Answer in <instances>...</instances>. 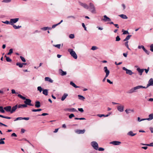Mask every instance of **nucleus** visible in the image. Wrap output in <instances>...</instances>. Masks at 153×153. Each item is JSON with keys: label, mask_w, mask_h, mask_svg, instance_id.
<instances>
[{"label": "nucleus", "mask_w": 153, "mask_h": 153, "mask_svg": "<svg viewBox=\"0 0 153 153\" xmlns=\"http://www.w3.org/2000/svg\"><path fill=\"white\" fill-rule=\"evenodd\" d=\"M18 96L23 100H25V101H24V103L26 105L30 106H33V105H32L31 103V100H30L29 99H26L25 97H23L22 95L20 94H19L18 95Z\"/></svg>", "instance_id": "1"}, {"label": "nucleus", "mask_w": 153, "mask_h": 153, "mask_svg": "<svg viewBox=\"0 0 153 153\" xmlns=\"http://www.w3.org/2000/svg\"><path fill=\"white\" fill-rule=\"evenodd\" d=\"M68 51L70 53L71 56H72L74 59H76L77 58V56L76 54L75 51H73V49H68Z\"/></svg>", "instance_id": "2"}, {"label": "nucleus", "mask_w": 153, "mask_h": 153, "mask_svg": "<svg viewBox=\"0 0 153 153\" xmlns=\"http://www.w3.org/2000/svg\"><path fill=\"white\" fill-rule=\"evenodd\" d=\"M91 145L93 147L95 150H97L98 148V145L95 141H92L91 143Z\"/></svg>", "instance_id": "3"}, {"label": "nucleus", "mask_w": 153, "mask_h": 153, "mask_svg": "<svg viewBox=\"0 0 153 153\" xmlns=\"http://www.w3.org/2000/svg\"><path fill=\"white\" fill-rule=\"evenodd\" d=\"M123 70L126 71V73L127 74H128L130 75H132L134 74V73L132 71L128 69L125 67L123 68Z\"/></svg>", "instance_id": "4"}, {"label": "nucleus", "mask_w": 153, "mask_h": 153, "mask_svg": "<svg viewBox=\"0 0 153 153\" xmlns=\"http://www.w3.org/2000/svg\"><path fill=\"white\" fill-rule=\"evenodd\" d=\"M90 8L92 13H95V8L94 4L92 3H90Z\"/></svg>", "instance_id": "5"}, {"label": "nucleus", "mask_w": 153, "mask_h": 153, "mask_svg": "<svg viewBox=\"0 0 153 153\" xmlns=\"http://www.w3.org/2000/svg\"><path fill=\"white\" fill-rule=\"evenodd\" d=\"M19 18H16L15 19H10L11 25H14V23H15L19 20Z\"/></svg>", "instance_id": "6"}, {"label": "nucleus", "mask_w": 153, "mask_h": 153, "mask_svg": "<svg viewBox=\"0 0 153 153\" xmlns=\"http://www.w3.org/2000/svg\"><path fill=\"white\" fill-rule=\"evenodd\" d=\"M103 69L105 72L106 73V77H107L109 75L110 71L108 70L107 67L106 66L104 67Z\"/></svg>", "instance_id": "7"}, {"label": "nucleus", "mask_w": 153, "mask_h": 153, "mask_svg": "<svg viewBox=\"0 0 153 153\" xmlns=\"http://www.w3.org/2000/svg\"><path fill=\"white\" fill-rule=\"evenodd\" d=\"M85 129L83 130L77 129L75 130V132L77 134H83L85 132Z\"/></svg>", "instance_id": "8"}, {"label": "nucleus", "mask_w": 153, "mask_h": 153, "mask_svg": "<svg viewBox=\"0 0 153 153\" xmlns=\"http://www.w3.org/2000/svg\"><path fill=\"white\" fill-rule=\"evenodd\" d=\"M104 19H102V20L104 21L105 22H110L111 21V19L108 17H107L106 15H104L103 16Z\"/></svg>", "instance_id": "9"}, {"label": "nucleus", "mask_w": 153, "mask_h": 153, "mask_svg": "<svg viewBox=\"0 0 153 153\" xmlns=\"http://www.w3.org/2000/svg\"><path fill=\"white\" fill-rule=\"evenodd\" d=\"M59 74L62 76L65 75L67 74L66 71H64L61 69L59 70Z\"/></svg>", "instance_id": "10"}, {"label": "nucleus", "mask_w": 153, "mask_h": 153, "mask_svg": "<svg viewBox=\"0 0 153 153\" xmlns=\"http://www.w3.org/2000/svg\"><path fill=\"white\" fill-rule=\"evenodd\" d=\"M151 85H153V79L152 78H151L149 79L148 82V83L147 85V87H148Z\"/></svg>", "instance_id": "11"}, {"label": "nucleus", "mask_w": 153, "mask_h": 153, "mask_svg": "<svg viewBox=\"0 0 153 153\" xmlns=\"http://www.w3.org/2000/svg\"><path fill=\"white\" fill-rule=\"evenodd\" d=\"M4 109L7 112H10L11 113V106H7L4 108Z\"/></svg>", "instance_id": "12"}, {"label": "nucleus", "mask_w": 153, "mask_h": 153, "mask_svg": "<svg viewBox=\"0 0 153 153\" xmlns=\"http://www.w3.org/2000/svg\"><path fill=\"white\" fill-rule=\"evenodd\" d=\"M110 143L114 145H120L121 142L118 141H115L111 142Z\"/></svg>", "instance_id": "13"}, {"label": "nucleus", "mask_w": 153, "mask_h": 153, "mask_svg": "<svg viewBox=\"0 0 153 153\" xmlns=\"http://www.w3.org/2000/svg\"><path fill=\"white\" fill-rule=\"evenodd\" d=\"M117 110L120 112H123L124 110V106L123 105H120L117 107Z\"/></svg>", "instance_id": "14"}, {"label": "nucleus", "mask_w": 153, "mask_h": 153, "mask_svg": "<svg viewBox=\"0 0 153 153\" xmlns=\"http://www.w3.org/2000/svg\"><path fill=\"white\" fill-rule=\"evenodd\" d=\"M17 108V105H16L13 106L12 108H11V113H12L14 112L16 110Z\"/></svg>", "instance_id": "15"}, {"label": "nucleus", "mask_w": 153, "mask_h": 153, "mask_svg": "<svg viewBox=\"0 0 153 153\" xmlns=\"http://www.w3.org/2000/svg\"><path fill=\"white\" fill-rule=\"evenodd\" d=\"M79 4L80 5L82 6L85 8L88 9L89 8L88 6L85 3H83L81 2H79Z\"/></svg>", "instance_id": "16"}, {"label": "nucleus", "mask_w": 153, "mask_h": 153, "mask_svg": "<svg viewBox=\"0 0 153 153\" xmlns=\"http://www.w3.org/2000/svg\"><path fill=\"white\" fill-rule=\"evenodd\" d=\"M137 70L140 73V75H142V74L144 71V69H140V68H137Z\"/></svg>", "instance_id": "17"}, {"label": "nucleus", "mask_w": 153, "mask_h": 153, "mask_svg": "<svg viewBox=\"0 0 153 153\" xmlns=\"http://www.w3.org/2000/svg\"><path fill=\"white\" fill-rule=\"evenodd\" d=\"M45 81H48L49 82L51 83H52L53 82V80H52L51 78H49V77H45Z\"/></svg>", "instance_id": "18"}, {"label": "nucleus", "mask_w": 153, "mask_h": 153, "mask_svg": "<svg viewBox=\"0 0 153 153\" xmlns=\"http://www.w3.org/2000/svg\"><path fill=\"white\" fill-rule=\"evenodd\" d=\"M35 106L36 108H39L40 107V103L39 101H36L35 102Z\"/></svg>", "instance_id": "19"}, {"label": "nucleus", "mask_w": 153, "mask_h": 153, "mask_svg": "<svg viewBox=\"0 0 153 153\" xmlns=\"http://www.w3.org/2000/svg\"><path fill=\"white\" fill-rule=\"evenodd\" d=\"M136 134V133H133L132 131H129L127 135L131 136H134Z\"/></svg>", "instance_id": "20"}, {"label": "nucleus", "mask_w": 153, "mask_h": 153, "mask_svg": "<svg viewBox=\"0 0 153 153\" xmlns=\"http://www.w3.org/2000/svg\"><path fill=\"white\" fill-rule=\"evenodd\" d=\"M68 96V94L66 93L64 94L62 97L61 98V100L62 101H64Z\"/></svg>", "instance_id": "21"}, {"label": "nucleus", "mask_w": 153, "mask_h": 153, "mask_svg": "<svg viewBox=\"0 0 153 153\" xmlns=\"http://www.w3.org/2000/svg\"><path fill=\"white\" fill-rule=\"evenodd\" d=\"M125 111L127 114H128L131 112H133L134 111V110L133 109H126L125 110Z\"/></svg>", "instance_id": "22"}, {"label": "nucleus", "mask_w": 153, "mask_h": 153, "mask_svg": "<svg viewBox=\"0 0 153 153\" xmlns=\"http://www.w3.org/2000/svg\"><path fill=\"white\" fill-rule=\"evenodd\" d=\"M43 94L46 95L47 96L48 95V89H45L43 90Z\"/></svg>", "instance_id": "23"}, {"label": "nucleus", "mask_w": 153, "mask_h": 153, "mask_svg": "<svg viewBox=\"0 0 153 153\" xmlns=\"http://www.w3.org/2000/svg\"><path fill=\"white\" fill-rule=\"evenodd\" d=\"M149 118H147V120H151L153 119V114H151L149 115Z\"/></svg>", "instance_id": "24"}, {"label": "nucleus", "mask_w": 153, "mask_h": 153, "mask_svg": "<svg viewBox=\"0 0 153 153\" xmlns=\"http://www.w3.org/2000/svg\"><path fill=\"white\" fill-rule=\"evenodd\" d=\"M70 84L72 85L73 87L75 88H77L79 87L76 86L74 83L72 81H71L70 82Z\"/></svg>", "instance_id": "25"}, {"label": "nucleus", "mask_w": 153, "mask_h": 153, "mask_svg": "<svg viewBox=\"0 0 153 153\" xmlns=\"http://www.w3.org/2000/svg\"><path fill=\"white\" fill-rule=\"evenodd\" d=\"M78 97L79 99L80 100H84V99L85 98V97H84L83 96L81 95H78Z\"/></svg>", "instance_id": "26"}, {"label": "nucleus", "mask_w": 153, "mask_h": 153, "mask_svg": "<svg viewBox=\"0 0 153 153\" xmlns=\"http://www.w3.org/2000/svg\"><path fill=\"white\" fill-rule=\"evenodd\" d=\"M119 16L123 19H128V17L127 16L124 14H121L119 15Z\"/></svg>", "instance_id": "27"}, {"label": "nucleus", "mask_w": 153, "mask_h": 153, "mask_svg": "<svg viewBox=\"0 0 153 153\" xmlns=\"http://www.w3.org/2000/svg\"><path fill=\"white\" fill-rule=\"evenodd\" d=\"M131 35H128L127 36L126 38L123 40V41H127L129 40L131 36Z\"/></svg>", "instance_id": "28"}, {"label": "nucleus", "mask_w": 153, "mask_h": 153, "mask_svg": "<svg viewBox=\"0 0 153 153\" xmlns=\"http://www.w3.org/2000/svg\"><path fill=\"white\" fill-rule=\"evenodd\" d=\"M134 90L133 89V88H132L130 90H128L127 93L129 94H131L133 93H134Z\"/></svg>", "instance_id": "29"}, {"label": "nucleus", "mask_w": 153, "mask_h": 153, "mask_svg": "<svg viewBox=\"0 0 153 153\" xmlns=\"http://www.w3.org/2000/svg\"><path fill=\"white\" fill-rule=\"evenodd\" d=\"M51 29V28L48 27H45L41 28V29L45 31L47 30Z\"/></svg>", "instance_id": "30"}, {"label": "nucleus", "mask_w": 153, "mask_h": 153, "mask_svg": "<svg viewBox=\"0 0 153 153\" xmlns=\"http://www.w3.org/2000/svg\"><path fill=\"white\" fill-rule=\"evenodd\" d=\"M134 90V92H137V90L138 89H139V85L133 88Z\"/></svg>", "instance_id": "31"}, {"label": "nucleus", "mask_w": 153, "mask_h": 153, "mask_svg": "<svg viewBox=\"0 0 153 153\" xmlns=\"http://www.w3.org/2000/svg\"><path fill=\"white\" fill-rule=\"evenodd\" d=\"M128 41H127L125 43V46L129 50H131L129 48L128 45Z\"/></svg>", "instance_id": "32"}, {"label": "nucleus", "mask_w": 153, "mask_h": 153, "mask_svg": "<svg viewBox=\"0 0 153 153\" xmlns=\"http://www.w3.org/2000/svg\"><path fill=\"white\" fill-rule=\"evenodd\" d=\"M68 111L70 112L77 111V110L74 108H70V109H68Z\"/></svg>", "instance_id": "33"}, {"label": "nucleus", "mask_w": 153, "mask_h": 153, "mask_svg": "<svg viewBox=\"0 0 153 153\" xmlns=\"http://www.w3.org/2000/svg\"><path fill=\"white\" fill-rule=\"evenodd\" d=\"M16 65L18 66L20 68H22L23 66L22 63L19 62H17L16 63Z\"/></svg>", "instance_id": "34"}, {"label": "nucleus", "mask_w": 153, "mask_h": 153, "mask_svg": "<svg viewBox=\"0 0 153 153\" xmlns=\"http://www.w3.org/2000/svg\"><path fill=\"white\" fill-rule=\"evenodd\" d=\"M13 27H14V28L15 29H18L20 28L21 27V26H16V25H12Z\"/></svg>", "instance_id": "35"}, {"label": "nucleus", "mask_w": 153, "mask_h": 153, "mask_svg": "<svg viewBox=\"0 0 153 153\" xmlns=\"http://www.w3.org/2000/svg\"><path fill=\"white\" fill-rule=\"evenodd\" d=\"M13 52V50L12 49H10L9 50V52L7 53V55H10Z\"/></svg>", "instance_id": "36"}, {"label": "nucleus", "mask_w": 153, "mask_h": 153, "mask_svg": "<svg viewBox=\"0 0 153 153\" xmlns=\"http://www.w3.org/2000/svg\"><path fill=\"white\" fill-rule=\"evenodd\" d=\"M53 46L57 48L58 49H60L61 48V44H59L57 45H53Z\"/></svg>", "instance_id": "37"}, {"label": "nucleus", "mask_w": 153, "mask_h": 153, "mask_svg": "<svg viewBox=\"0 0 153 153\" xmlns=\"http://www.w3.org/2000/svg\"><path fill=\"white\" fill-rule=\"evenodd\" d=\"M37 90L39 91L40 93H41L42 90V89L41 87L38 86L37 87Z\"/></svg>", "instance_id": "38"}, {"label": "nucleus", "mask_w": 153, "mask_h": 153, "mask_svg": "<svg viewBox=\"0 0 153 153\" xmlns=\"http://www.w3.org/2000/svg\"><path fill=\"white\" fill-rule=\"evenodd\" d=\"M0 111L2 113H4L5 112V111L3 109V107L2 106H0Z\"/></svg>", "instance_id": "39"}, {"label": "nucleus", "mask_w": 153, "mask_h": 153, "mask_svg": "<svg viewBox=\"0 0 153 153\" xmlns=\"http://www.w3.org/2000/svg\"><path fill=\"white\" fill-rule=\"evenodd\" d=\"M42 110V109H32V111L33 112H36V111H40Z\"/></svg>", "instance_id": "40"}, {"label": "nucleus", "mask_w": 153, "mask_h": 153, "mask_svg": "<svg viewBox=\"0 0 153 153\" xmlns=\"http://www.w3.org/2000/svg\"><path fill=\"white\" fill-rule=\"evenodd\" d=\"M3 22L4 24H7V25H11V24L10 23V22H9V21H5L4 22Z\"/></svg>", "instance_id": "41"}, {"label": "nucleus", "mask_w": 153, "mask_h": 153, "mask_svg": "<svg viewBox=\"0 0 153 153\" xmlns=\"http://www.w3.org/2000/svg\"><path fill=\"white\" fill-rule=\"evenodd\" d=\"M11 0H3L2 1V2L7 3L11 2Z\"/></svg>", "instance_id": "42"}, {"label": "nucleus", "mask_w": 153, "mask_h": 153, "mask_svg": "<svg viewBox=\"0 0 153 153\" xmlns=\"http://www.w3.org/2000/svg\"><path fill=\"white\" fill-rule=\"evenodd\" d=\"M20 58L21 60L23 61V62H25L26 61V60L25 59L23 56H20Z\"/></svg>", "instance_id": "43"}, {"label": "nucleus", "mask_w": 153, "mask_h": 153, "mask_svg": "<svg viewBox=\"0 0 153 153\" xmlns=\"http://www.w3.org/2000/svg\"><path fill=\"white\" fill-rule=\"evenodd\" d=\"M69 37L71 39H73L74 38V35L73 34H71L69 35Z\"/></svg>", "instance_id": "44"}, {"label": "nucleus", "mask_w": 153, "mask_h": 153, "mask_svg": "<svg viewBox=\"0 0 153 153\" xmlns=\"http://www.w3.org/2000/svg\"><path fill=\"white\" fill-rule=\"evenodd\" d=\"M6 60L7 62H11L12 61L11 59L9 57H7Z\"/></svg>", "instance_id": "45"}, {"label": "nucleus", "mask_w": 153, "mask_h": 153, "mask_svg": "<svg viewBox=\"0 0 153 153\" xmlns=\"http://www.w3.org/2000/svg\"><path fill=\"white\" fill-rule=\"evenodd\" d=\"M120 39L119 36H118L116 37V41H120Z\"/></svg>", "instance_id": "46"}, {"label": "nucleus", "mask_w": 153, "mask_h": 153, "mask_svg": "<svg viewBox=\"0 0 153 153\" xmlns=\"http://www.w3.org/2000/svg\"><path fill=\"white\" fill-rule=\"evenodd\" d=\"M70 18H72L73 19H75L76 18L75 16H68L67 17V18L69 19Z\"/></svg>", "instance_id": "47"}, {"label": "nucleus", "mask_w": 153, "mask_h": 153, "mask_svg": "<svg viewBox=\"0 0 153 153\" xmlns=\"http://www.w3.org/2000/svg\"><path fill=\"white\" fill-rule=\"evenodd\" d=\"M75 116L74 114H71L69 116V117L70 119L72 118L73 117H74Z\"/></svg>", "instance_id": "48"}, {"label": "nucleus", "mask_w": 153, "mask_h": 153, "mask_svg": "<svg viewBox=\"0 0 153 153\" xmlns=\"http://www.w3.org/2000/svg\"><path fill=\"white\" fill-rule=\"evenodd\" d=\"M22 117H17L14 120V121H15L18 120H22Z\"/></svg>", "instance_id": "49"}, {"label": "nucleus", "mask_w": 153, "mask_h": 153, "mask_svg": "<svg viewBox=\"0 0 153 153\" xmlns=\"http://www.w3.org/2000/svg\"><path fill=\"white\" fill-rule=\"evenodd\" d=\"M97 48L95 46H93L92 47L91 49L93 50H96Z\"/></svg>", "instance_id": "50"}, {"label": "nucleus", "mask_w": 153, "mask_h": 153, "mask_svg": "<svg viewBox=\"0 0 153 153\" xmlns=\"http://www.w3.org/2000/svg\"><path fill=\"white\" fill-rule=\"evenodd\" d=\"M97 116L100 117H105V115L103 114H98L97 115Z\"/></svg>", "instance_id": "51"}, {"label": "nucleus", "mask_w": 153, "mask_h": 153, "mask_svg": "<svg viewBox=\"0 0 153 153\" xmlns=\"http://www.w3.org/2000/svg\"><path fill=\"white\" fill-rule=\"evenodd\" d=\"M75 120H85V119L84 118H78L76 117L75 118Z\"/></svg>", "instance_id": "52"}, {"label": "nucleus", "mask_w": 153, "mask_h": 153, "mask_svg": "<svg viewBox=\"0 0 153 153\" xmlns=\"http://www.w3.org/2000/svg\"><path fill=\"white\" fill-rule=\"evenodd\" d=\"M139 88H146L148 87H147V86L146 87H145V86H143L142 85H139Z\"/></svg>", "instance_id": "53"}, {"label": "nucleus", "mask_w": 153, "mask_h": 153, "mask_svg": "<svg viewBox=\"0 0 153 153\" xmlns=\"http://www.w3.org/2000/svg\"><path fill=\"white\" fill-rule=\"evenodd\" d=\"M82 26L83 27V28H84V30H86V27H85V24L84 23H82Z\"/></svg>", "instance_id": "54"}, {"label": "nucleus", "mask_w": 153, "mask_h": 153, "mask_svg": "<svg viewBox=\"0 0 153 153\" xmlns=\"http://www.w3.org/2000/svg\"><path fill=\"white\" fill-rule=\"evenodd\" d=\"M150 51H152L153 52V44H152L150 45Z\"/></svg>", "instance_id": "55"}, {"label": "nucleus", "mask_w": 153, "mask_h": 153, "mask_svg": "<svg viewBox=\"0 0 153 153\" xmlns=\"http://www.w3.org/2000/svg\"><path fill=\"white\" fill-rule=\"evenodd\" d=\"M11 93L12 94H17V93H16L15 90L14 89H12L11 90Z\"/></svg>", "instance_id": "56"}, {"label": "nucleus", "mask_w": 153, "mask_h": 153, "mask_svg": "<svg viewBox=\"0 0 153 153\" xmlns=\"http://www.w3.org/2000/svg\"><path fill=\"white\" fill-rule=\"evenodd\" d=\"M123 34H129V33L128 31L125 30L123 31Z\"/></svg>", "instance_id": "57"}, {"label": "nucleus", "mask_w": 153, "mask_h": 153, "mask_svg": "<svg viewBox=\"0 0 153 153\" xmlns=\"http://www.w3.org/2000/svg\"><path fill=\"white\" fill-rule=\"evenodd\" d=\"M22 120H28L30 118L29 117H22Z\"/></svg>", "instance_id": "58"}, {"label": "nucleus", "mask_w": 153, "mask_h": 153, "mask_svg": "<svg viewBox=\"0 0 153 153\" xmlns=\"http://www.w3.org/2000/svg\"><path fill=\"white\" fill-rule=\"evenodd\" d=\"M144 51L148 55H149L150 53V51H148L146 49Z\"/></svg>", "instance_id": "59"}, {"label": "nucleus", "mask_w": 153, "mask_h": 153, "mask_svg": "<svg viewBox=\"0 0 153 153\" xmlns=\"http://www.w3.org/2000/svg\"><path fill=\"white\" fill-rule=\"evenodd\" d=\"M107 81L110 84H113V82L111 81L109 79H107Z\"/></svg>", "instance_id": "60"}, {"label": "nucleus", "mask_w": 153, "mask_h": 153, "mask_svg": "<svg viewBox=\"0 0 153 153\" xmlns=\"http://www.w3.org/2000/svg\"><path fill=\"white\" fill-rule=\"evenodd\" d=\"M97 150H98L99 151H103L104 150V149L100 147L99 149L98 148Z\"/></svg>", "instance_id": "61"}, {"label": "nucleus", "mask_w": 153, "mask_h": 153, "mask_svg": "<svg viewBox=\"0 0 153 153\" xmlns=\"http://www.w3.org/2000/svg\"><path fill=\"white\" fill-rule=\"evenodd\" d=\"M78 110H79V111L82 112H83L84 111V110L82 108H78Z\"/></svg>", "instance_id": "62"}, {"label": "nucleus", "mask_w": 153, "mask_h": 153, "mask_svg": "<svg viewBox=\"0 0 153 153\" xmlns=\"http://www.w3.org/2000/svg\"><path fill=\"white\" fill-rule=\"evenodd\" d=\"M11 136L12 137H17V136L16 134L15 133H12L11 135Z\"/></svg>", "instance_id": "63"}, {"label": "nucleus", "mask_w": 153, "mask_h": 153, "mask_svg": "<svg viewBox=\"0 0 153 153\" xmlns=\"http://www.w3.org/2000/svg\"><path fill=\"white\" fill-rule=\"evenodd\" d=\"M147 146H153V143H151L149 144H147Z\"/></svg>", "instance_id": "64"}]
</instances>
